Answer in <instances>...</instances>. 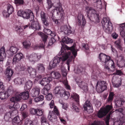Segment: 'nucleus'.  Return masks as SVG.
Segmentation results:
<instances>
[{
  "label": "nucleus",
  "instance_id": "26",
  "mask_svg": "<svg viewBox=\"0 0 125 125\" xmlns=\"http://www.w3.org/2000/svg\"><path fill=\"white\" fill-rule=\"evenodd\" d=\"M19 107V105L18 103H15L14 104L13 106H10L9 108L12 111L13 113H14L15 115L17 114L18 111L17 109Z\"/></svg>",
  "mask_w": 125,
  "mask_h": 125
},
{
  "label": "nucleus",
  "instance_id": "46",
  "mask_svg": "<svg viewBox=\"0 0 125 125\" xmlns=\"http://www.w3.org/2000/svg\"><path fill=\"white\" fill-rule=\"evenodd\" d=\"M44 96L42 95H41L38 97H36L34 98V100L36 102H37L40 101H42L43 100Z\"/></svg>",
  "mask_w": 125,
  "mask_h": 125
},
{
  "label": "nucleus",
  "instance_id": "11",
  "mask_svg": "<svg viewBox=\"0 0 125 125\" xmlns=\"http://www.w3.org/2000/svg\"><path fill=\"white\" fill-rule=\"evenodd\" d=\"M99 57L100 61L104 62V63L106 64L110 60H112L110 56H107L103 53H101L99 54Z\"/></svg>",
  "mask_w": 125,
  "mask_h": 125
},
{
  "label": "nucleus",
  "instance_id": "14",
  "mask_svg": "<svg viewBox=\"0 0 125 125\" xmlns=\"http://www.w3.org/2000/svg\"><path fill=\"white\" fill-rule=\"evenodd\" d=\"M4 73L7 77V79L10 81L13 73V70L9 66L6 68Z\"/></svg>",
  "mask_w": 125,
  "mask_h": 125
},
{
  "label": "nucleus",
  "instance_id": "33",
  "mask_svg": "<svg viewBox=\"0 0 125 125\" xmlns=\"http://www.w3.org/2000/svg\"><path fill=\"white\" fill-rule=\"evenodd\" d=\"M125 102V98L123 97L121 98L120 100L117 101L116 102L115 104L118 107H121Z\"/></svg>",
  "mask_w": 125,
  "mask_h": 125
},
{
  "label": "nucleus",
  "instance_id": "23",
  "mask_svg": "<svg viewBox=\"0 0 125 125\" xmlns=\"http://www.w3.org/2000/svg\"><path fill=\"white\" fill-rule=\"evenodd\" d=\"M6 56L5 48L4 46H3L0 49V61H3Z\"/></svg>",
  "mask_w": 125,
  "mask_h": 125
},
{
  "label": "nucleus",
  "instance_id": "2",
  "mask_svg": "<svg viewBox=\"0 0 125 125\" xmlns=\"http://www.w3.org/2000/svg\"><path fill=\"white\" fill-rule=\"evenodd\" d=\"M48 4L47 9L49 10L53 6H55L56 9H54L52 14H56L58 15H59L62 18L64 14L63 10L62 7L59 0H47Z\"/></svg>",
  "mask_w": 125,
  "mask_h": 125
},
{
  "label": "nucleus",
  "instance_id": "64",
  "mask_svg": "<svg viewBox=\"0 0 125 125\" xmlns=\"http://www.w3.org/2000/svg\"><path fill=\"white\" fill-rule=\"evenodd\" d=\"M120 34L121 36L123 37H125V30H123L120 32Z\"/></svg>",
  "mask_w": 125,
  "mask_h": 125
},
{
  "label": "nucleus",
  "instance_id": "9",
  "mask_svg": "<svg viewBox=\"0 0 125 125\" xmlns=\"http://www.w3.org/2000/svg\"><path fill=\"white\" fill-rule=\"evenodd\" d=\"M61 31L63 32L66 35H69L71 34H73L74 32L70 26H67L66 25L62 26L61 28Z\"/></svg>",
  "mask_w": 125,
  "mask_h": 125
},
{
  "label": "nucleus",
  "instance_id": "28",
  "mask_svg": "<svg viewBox=\"0 0 125 125\" xmlns=\"http://www.w3.org/2000/svg\"><path fill=\"white\" fill-rule=\"evenodd\" d=\"M32 85V82L30 80H28L26 82L25 85L24 87L25 90L30 91Z\"/></svg>",
  "mask_w": 125,
  "mask_h": 125
},
{
  "label": "nucleus",
  "instance_id": "63",
  "mask_svg": "<svg viewBox=\"0 0 125 125\" xmlns=\"http://www.w3.org/2000/svg\"><path fill=\"white\" fill-rule=\"evenodd\" d=\"M0 88L2 90L5 89V87L3 84V83L0 79Z\"/></svg>",
  "mask_w": 125,
  "mask_h": 125
},
{
  "label": "nucleus",
  "instance_id": "41",
  "mask_svg": "<svg viewBox=\"0 0 125 125\" xmlns=\"http://www.w3.org/2000/svg\"><path fill=\"white\" fill-rule=\"evenodd\" d=\"M27 66H18L16 67V69H17L19 71H27Z\"/></svg>",
  "mask_w": 125,
  "mask_h": 125
},
{
  "label": "nucleus",
  "instance_id": "5",
  "mask_svg": "<svg viewBox=\"0 0 125 125\" xmlns=\"http://www.w3.org/2000/svg\"><path fill=\"white\" fill-rule=\"evenodd\" d=\"M54 93L55 94H59L60 96L65 100H67L70 96L69 92L62 89L60 86L56 87L53 90Z\"/></svg>",
  "mask_w": 125,
  "mask_h": 125
},
{
  "label": "nucleus",
  "instance_id": "29",
  "mask_svg": "<svg viewBox=\"0 0 125 125\" xmlns=\"http://www.w3.org/2000/svg\"><path fill=\"white\" fill-rule=\"evenodd\" d=\"M48 119L51 121H54V120L57 118L56 115L54 114L53 111L49 112L48 117Z\"/></svg>",
  "mask_w": 125,
  "mask_h": 125
},
{
  "label": "nucleus",
  "instance_id": "48",
  "mask_svg": "<svg viewBox=\"0 0 125 125\" xmlns=\"http://www.w3.org/2000/svg\"><path fill=\"white\" fill-rule=\"evenodd\" d=\"M96 3L97 7L98 8L101 9L102 8V2L101 0H97Z\"/></svg>",
  "mask_w": 125,
  "mask_h": 125
},
{
  "label": "nucleus",
  "instance_id": "1",
  "mask_svg": "<svg viewBox=\"0 0 125 125\" xmlns=\"http://www.w3.org/2000/svg\"><path fill=\"white\" fill-rule=\"evenodd\" d=\"M76 45L74 44L73 45L70 47H68L67 49L63 46L61 48V51L58 54L59 57L56 56H55L51 61L49 63V66L50 69L54 68L61 61L62 63L63 62L66 60L71 54V52L68 50H70L72 52L73 55L75 57L77 54L78 51L75 48Z\"/></svg>",
  "mask_w": 125,
  "mask_h": 125
},
{
  "label": "nucleus",
  "instance_id": "18",
  "mask_svg": "<svg viewBox=\"0 0 125 125\" xmlns=\"http://www.w3.org/2000/svg\"><path fill=\"white\" fill-rule=\"evenodd\" d=\"M27 71L31 77L34 78L36 77V72L35 69L33 68L31 66H27Z\"/></svg>",
  "mask_w": 125,
  "mask_h": 125
},
{
  "label": "nucleus",
  "instance_id": "45",
  "mask_svg": "<svg viewBox=\"0 0 125 125\" xmlns=\"http://www.w3.org/2000/svg\"><path fill=\"white\" fill-rule=\"evenodd\" d=\"M41 121L42 125H45L46 123H48L47 122L46 118L44 116H42Z\"/></svg>",
  "mask_w": 125,
  "mask_h": 125
},
{
  "label": "nucleus",
  "instance_id": "58",
  "mask_svg": "<svg viewBox=\"0 0 125 125\" xmlns=\"http://www.w3.org/2000/svg\"><path fill=\"white\" fill-rule=\"evenodd\" d=\"M22 119H24L27 117L28 115V113L26 112H24L22 113Z\"/></svg>",
  "mask_w": 125,
  "mask_h": 125
},
{
  "label": "nucleus",
  "instance_id": "19",
  "mask_svg": "<svg viewBox=\"0 0 125 125\" xmlns=\"http://www.w3.org/2000/svg\"><path fill=\"white\" fill-rule=\"evenodd\" d=\"M77 84L85 92L87 91L88 90L87 84L83 81L80 82L76 81Z\"/></svg>",
  "mask_w": 125,
  "mask_h": 125
},
{
  "label": "nucleus",
  "instance_id": "44",
  "mask_svg": "<svg viewBox=\"0 0 125 125\" xmlns=\"http://www.w3.org/2000/svg\"><path fill=\"white\" fill-rule=\"evenodd\" d=\"M91 13H92L93 14H95L96 16V17L97 19V21L98 22H99V20L100 19V17L99 15V14H98L96 13V10L94 9H93V8H92L91 11Z\"/></svg>",
  "mask_w": 125,
  "mask_h": 125
},
{
  "label": "nucleus",
  "instance_id": "4",
  "mask_svg": "<svg viewBox=\"0 0 125 125\" xmlns=\"http://www.w3.org/2000/svg\"><path fill=\"white\" fill-rule=\"evenodd\" d=\"M17 15L25 19H28L31 18V21L34 19V14L32 11L30 10H28L26 11L19 10L18 12Z\"/></svg>",
  "mask_w": 125,
  "mask_h": 125
},
{
  "label": "nucleus",
  "instance_id": "39",
  "mask_svg": "<svg viewBox=\"0 0 125 125\" xmlns=\"http://www.w3.org/2000/svg\"><path fill=\"white\" fill-rule=\"evenodd\" d=\"M13 121L18 124L21 125L22 124V120L20 119L19 116L15 117L13 120Z\"/></svg>",
  "mask_w": 125,
  "mask_h": 125
},
{
  "label": "nucleus",
  "instance_id": "16",
  "mask_svg": "<svg viewBox=\"0 0 125 125\" xmlns=\"http://www.w3.org/2000/svg\"><path fill=\"white\" fill-rule=\"evenodd\" d=\"M14 11V9L12 5L8 4L7 5V12L3 13V16L6 18L9 17L10 15Z\"/></svg>",
  "mask_w": 125,
  "mask_h": 125
},
{
  "label": "nucleus",
  "instance_id": "42",
  "mask_svg": "<svg viewBox=\"0 0 125 125\" xmlns=\"http://www.w3.org/2000/svg\"><path fill=\"white\" fill-rule=\"evenodd\" d=\"M103 108L107 114L113 108V106L111 105H106L105 107Z\"/></svg>",
  "mask_w": 125,
  "mask_h": 125
},
{
  "label": "nucleus",
  "instance_id": "57",
  "mask_svg": "<svg viewBox=\"0 0 125 125\" xmlns=\"http://www.w3.org/2000/svg\"><path fill=\"white\" fill-rule=\"evenodd\" d=\"M36 115L41 116L43 114L42 111L40 110L37 109Z\"/></svg>",
  "mask_w": 125,
  "mask_h": 125
},
{
  "label": "nucleus",
  "instance_id": "6",
  "mask_svg": "<svg viewBox=\"0 0 125 125\" xmlns=\"http://www.w3.org/2000/svg\"><path fill=\"white\" fill-rule=\"evenodd\" d=\"M42 56V55L40 53H34L26 56L29 61L33 63L39 61Z\"/></svg>",
  "mask_w": 125,
  "mask_h": 125
},
{
  "label": "nucleus",
  "instance_id": "25",
  "mask_svg": "<svg viewBox=\"0 0 125 125\" xmlns=\"http://www.w3.org/2000/svg\"><path fill=\"white\" fill-rule=\"evenodd\" d=\"M26 80L25 78L19 77L15 79L14 80V82L16 84L18 85H21L23 84L26 82Z\"/></svg>",
  "mask_w": 125,
  "mask_h": 125
},
{
  "label": "nucleus",
  "instance_id": "34",
  "mask_svg": "<svg viewBox=\"0 0 125 125\" xmlns=\"http://www.w3.org/2000/svg\"><path fill=\"white\" fill-rule=\"evenodd\" d=\"M115 43L116 46L118 49L121 51H123V48L121 46V41L120 39L117 40L115 42Z\"/></svg>",
  "mask_w": 125,
  "mask_h": 125
},
{
  "label": "nucleus",
  "instance_id": "54",
  "mask_svg": "<svg viewBox=\"0 0 125 125\" xmlns=\"http://www.w3.org/2000/svg\"><path fill=\"white\" fill-rule=\"evenodd\" d=\"M52 97V95L51 93H48L47 95L46 96V98L47 100H51Z\"/></svg>",
  "mask_w": 125,
  "mask_h": 125
},
{
  "label": "nucleus",
  "instance_id": "50",
  "mask_svg": "<svg viewBox=\"0 0 125 125\" xmlns=\"http://www.w3.org/2000/svg\"><path fill=\"white\" fill-rule=\"evenodd\" d=\"M15 30L18 32H21L23 31V28L20 26H17L15 27Z\"/></svg>",
  "mask_w": 125,
  "mask_h": 125
},
{
  "label": "nucleus",
  "instance_id": "13",
  "mask_svg": "<svg viewBox=\"0 0 125 125\" xmlns=\"http://www.w3.org/2000/svg\"><path fill=\"white\" fill-rule=\"evenodd\" d=\"M26 91V92H24L21 93L20 92L17 93V95H19V98H20V100L21 98L25 100L29 98V91Z\"/></svg>",
  "mask_w": 125,
  "mask_h": 125
},
{
  "label": "nucleus",
  "instance_id": "31",
  "mask_svg": "<svg viewBox=\"0 0 125 125\" xmlns=\"http://www.w3.org/2000/svg\"><path fill=\"white\" fill-rule=\"evenodd\" d=\"M62 42L63 43H65L68 44L69 43H72L73 42V41L72 39L68 38L67 36L62 37Z\"/></svg>",
  "mask_w": 125,
  "mask_h": 125
},
{
  "label": "nucleus",
  "instance_id": "8",
  "mask_svg": "<svg viewBox=\"0 0 125 125\" xmlns=\"http://www.w3.org/2000/svg\"><path fill=\"white\" fill-rule=\"evenodd\" d=\"M76 22L78 25L81 26L82 27L84 26L86 24V20L85 19L84 16L81 12L79 13Z\"/></svg>",
  "mask_w": 125,
  "mask_h": 125
},
{
  "label": "nucleus",
  "instance_id": "56",
  "mask_svg": "<svg viewBox=\"0 0 125 125\" xmlns=\"http://www.w3.org/2000/svg\"><path fill=\"white\" fill-rule=\"evenodd\" d=\"M53 111L54 114H56L57 116H59L60 115L58 110L56 107L55 106H54V107Z\"/></svg>",
  "mask_w": 125,
  "mask_h": 125
},
{
  "label": "nucleus",
  "instance_id": "40",
  "mask_svg": "<svg viewBox=\"0 0 125 125\" xmlns=\"http://www.w3.org/2000/svg\"><path fill=\"white\" fill-rule=\"evenodd\" d=\"M24 47L25 49L29 48L31 45V43L29 41H25L23 43Z\"/></svg>",
  "mask_w": 125,
  "mask_h": 125
},
{
  "label": "nucleus",
  "instance_id": "20",
  "mask_svg": "<svg viewBox=\"0 0 125 125\" xmlns=\"http://www.w3.org/2000/svg\"><path fill=\"white\" fill-rule=\"evenodd\" d=\"M40 16L44 24L46 26H48L49 23L47 21L45 13L43 11H42L40 13Z\"/></svg>",
  "mask_w": 125,
  "mask_h": 125
},
{
  "label": "nucleus",
  "instance_id": "30",
  "mask_svg": "<svg viewBox=\"0 0 125 125\" xmlns=\"http://www.w3.org/2000/svg\"><path fill=\"white\" fill-rule=\"evenodd\" d=\"M38 34L41 37L43 42L44 43H47V40L48 38V36L41 32L38 33Z\"/></svg>",
  "mask_w": 125,
  "mask_h": 125
},
{
  "label": "nucleus",
  "instance_id": "60",
  "mask_svg": "<svg viewBox=\"0 0 125 125\" xmlns=\"http://www.w3.org/2000/svg\"><path fill=\"white\" fill-rule=\"evenodd\" d=\"M123 73L120 70H117L115 72L114 74L118 75H121Z\"/></svg>",
  "mask_w": 125,
  "mask_h": 125
},
{
  "label": "nucleus",
  "instance_id": "21",
  "mask_svg": "<svg viewBox=\"0 0 125 125\" xmlns=\"http://www.w3.org/2000/svg\"><path fill=\"white\" fill-rule=\"evenodd\" d=\"M105 64V68L107 69L108 71L110 70V68L109 67V66L111 68L115 69V64L113 60H111L107 62L106 64L104 63Z\"/></svg>",
  "mask_w": 125,
  "mask_h": 125
},
{
  "label": "nucleus",
  "instance_id": "38",
  "mask_svg": "<svg viewBox=\"0 0 125 125\" xmlns=\"http://www.w3.org/2000/svg\"><path fill=\"white\" fill-rule=\"evenodd\" d=\"M10 101L14 103L20 101V98H19V95H17V93L15 94V97H12L10 98Z\"/></svg>",
  "mask_w": 125,
  "mask_h": 125
},
{
  "label": "nucleus",
  "instance_id": "53",
  "mask_svg": "<svg viewBox=\"0 0 125 125\" xmlns=\"http://www.w3.org/2000/svg\"><path fill=\"white\" fill-rule=\"evenodd\" d=\"M92 8L89 7H86L85 8L86 11L87 12V15L88 17L89 16V14L91 12Z\"/></svg>",
  "mask_w": 125,
  "mask_h": 125
},
{
  "label": "nucleus",
  "instance_id": "12",
  "mask_svg": "<svg viewBox=\"0 0 125 125\" xmlns=\"http://www.w3.org/2000/svg\"><path fill=\"white\" fill-rule=\"evenodd\" d=\"M41 25L37 21H34L31 22L30 28L35 30L41 29Z\"/></svg>",
  "mask_w": 125,
  "mask_h": 125
},
{
  "label": "nucleus",
  "instance_id": "15",
  "mask_svg": "<svg viewBox=\"0 0 125 125\" xmlns=\"http://www.w3.org/2000/svg\"><path fill=\"white\" fill-rule=\"evenodd\" d=\"M52 80V78L51 77L48 76L43 78L42 79L39 81V82L42 85L44 86L49 83Z\"/></svg>",
  "mask_w": 125,
  "mask_h": 125
},
{
  "label": "nucleus",
  "instance_id": "3",
  "mask_svg": "<svg viewBox=\"0 0 125 125\" xmlns=\"http://www.w3.org/2000/svg\"><path fill=\"white\" fill-rule=\"evenodd\" d=\"M101 22L103 28L105 31L108 34L110 33L113 29V28L112 24L109 19L104 17Z\"/></svg>",
  "mask_w": 125,
  "mask_h": 125
},
{
  "label": "nucleus",
  "instance_id": "7",
  "mask_svg": "<svg viewBox=\"0 0 125 125\" xmlns=\"http://www.w3.org/2000/svg\"><path fill=\"white\" fill-rule=\"evenodd\" d=\"M96 90L99 93L103 92L107 88V84L103 81H98L96 86Z\"/></svg>",
  "mask_w": 125,
  "mask_h": 125
},
{
  "label": "nucleus",
  "instance_id": "32",
  "mask_svg": "<svg viewBox=\"0 0 125 125\" xmlns=\"http://www.w3.org/2000/svg\"><path fill=\"white\" fill-rule=\"evenodd\" d=\"M106 113L103 108H101L97 113V116L99 118H102L106 115Z\"/></svg>",
  "mask_w": 125,
  "mask_h": 125
},
{
  "label": "nucleus",
  "instance_id": "62",
  "mask_svg": "<svg viewBox=\"0 0 125 125\" xmlns=\"http://www.w3.org/2000/svg\"><path fill=\"white\" fill-rule=\"evenodd\" d=\"M64 85L65 88L66 89L68 90H70V86L68 84V83L67 81L64 83Z\"/></svg>",
  "mask_w": 125,
  "mask_h": 125
},
{
  "label": "nucleus",
  "instance_id": "49",
  "mask_svg": "<svg viewBox=\"0 0 125 125\" xmlns=\"http://www.w3.org/2000/svg\"><path fill=\"white\" fill-rule=\"evenodd\" d=\"M5 92H6V94L8 96V97L12 95L13 92L12 90L10 89L9 88L7 89V91Z\"/></svg>",
  "mask_w": 125,
  "mask_h": 125
},
{
  "label": "nucleus",
  "instance_id": "47",
  "mask_svg": "<svg viewBox=\"0 0 125 125\" xmlns=\"http://www.w3.org/2000/svg\"><path fill=\"white\" fill-rule=\"evenodd\" d=\"M25 125H33L32 121L28 119H26L25 120Z\"/></svg>",
  "mask_w": 125,
  "mask_h": 125
},
{
  "label": "nucleus",
  "instance_id": "24",
  "mask_svg": "<svg viewBox=\"0 0 125 125\" xmlns=\"http://www.w3.org/2000/svg\"><path fill=\"white\" fill-rule=\"evenodd\" d=\"M36 69L39 73H43L45 71V65L42 63H38L37 65Z\"/></svg>",
  "mask_w": 125,
  "mask_h": 125
},
{
  "label": "nucleus",
  "instance_id": "43",
  "mask_svg": "<svg viewBox=\"0 0 125 125\" xmlns=\"http://www.w3.org/2000/svg\"><path fill=\"white\" fill-rule=\"evenodd\" d=\"M72 97L75 100L77 103H79V97L78 94L76 93L73 94Z\"/></svg>",
  "mask_w": 125,
  "mask_h": 125
},
{
  "label": "nucleus",
  "instance_id": "61",
  "mask_svg": "<svg viewBox=\"0 0 125 125\" xmlns=\"http://www.w3.org/2000/svg\"><path fill=\"white\" fill-rule=\"evenodd\" d=\"M48 91L44 88L42 90V93L46 95L48 94Z\"/></svg>",
  "mask_w": 125,
  "mask_h": 125
},
{
  "label": "nucleus",
  "instance_id": "22",
  "mask_svg": "<svg viewBox=\"0 0 125 125\" xmlns=\"http://www.w3.org/2000/svg\"><path fill=\"white\" fill-rule=\"evenodd\" d=\"M23 57V54L21 53L20 52L16 54L13 58V63H15L16 62H18V61L22 59Z\"/></svg>",
  "mask_w": 125,
  "mask_h": 125
},
{
  "label": "nucleus",
  "instance_id": "55",
  "mask_svg": "<svg viewBox=\"0 0 125 125\" xmlns=\"http://www.w3.org/2000/svg\"><path fill=\"white\" fill-rule=\"evenodd\" d=\"M37 110L33 108H31L30 110V112L31 114L36 115Z\"/></svg>",
  "mask_w": 125,
  "mask_h": 125
},
{
  "label": "nucleus",
  "instance_id": "59",
  "mask_svg": "<svg viewBox=\"0 0 125 125\" xmlns=\"http://www.w3.org/2000/svg\"><path fill=\"white\" fill-rule=\"evenodd\" d=\"M44 31L45 33L48 35H50L52 31L50 30L47 29H44Z\"/></svg>",
  "mask_w": 125,
  "mask_h": 125
},
{
  "label": "nucleus",
  "instance_id": "17",
  "mask_svg": "<svg viewBox=\"0 0 125 125\" xmlns=\"http://www.w3.org/2000/svg\"><path fill=\"white\" fill-rule=\"evenodd\" d=\"M40 88L39 87H35L31 91V96L33 97H36L39 95L40 92Z\"/></svg>",
  "mask_w": 125,
  "mask_h": 125
},
{
  "label": "nucleus",
  "instance_id": "37",
  "mask_svg": "<svg viewBox=\"0 0 125 125\" xmlns=\"http://www.w3.org/2000/svg\"><path fill=\"white\" fill-rule=\"evenodd\" d=\"M19 50V49L18 48L12 46L10 47V51L12 53V54L11 53V55H12L13 54L16 53Z\"/></svg>",
  "mask_w": 125,
  "mask_h": 125
},
{
  "label": "nucleus",
  "instance_id": "36",
  "mask_svg": "<svg viewBox=\"0 0 125 125\" xmlns=\"http://www.w3.org/2000/svg\"><path fill=\"white\" fill-rule=\"evenodd\" d=\"M8 98V96L5 91H1L0 92V99L1 100H5Z\"/></svg>",
  "mask_w": 125,
  "mask_h": 125
},
{
  "label": "nucleus",
  "instance_id": "51",
  "mask_svg": "<svg viewBox=\"0 0 125 125\" xmlns=\"http://www.w3.org/2000/svg\"><path fill=\"white\" fill-rule=\"evenodd\" d=\"M55 39L53 38H52L50 40L48 44V46H50L56 42Z\"/></svg>",
  "mask_w": 125,
  "mask_h": 125
},
{
  "label": "nucleus",
  "instance_id": "27",
  "mask_svg": "<svg viewBox=\"0 0 125 125\" xmlns=\"http://www.w3.org/2000/svg\"><path fill=\"white\" fill-rule=\"evenodd\" d=\"M15 115L14 113H13L12 111L11 110L5 114L4 118L6 121H8L11 118L12 116H13Z\"/></svg>",
  "mask_w": 125,
  "mask_h": 125
},
{
  "label": "nucleus",
  "instance_id": "35",
  "mask_svg": "<svg viewBox=\"0 0 125 125\" xmlns=\"http://www.w3.org/2000/svg\"><path fill=\"white\" fill-rule=\"evenodd\" d=\"M52 76V78L54 79H58L61 77V74L60 73L57 72H52L51 73Z\"/></svg>",
  "mask_w": 125,
  "mask_h": 125
},
{
  "label": "nucleus",
  "instance_id": "10",
  "mask_svg": "<svg viewBox=\"0 0 125 125\" xmlns=\"http://www.w3.org/2000/svg\"><path fill=\"white\" fill-rule=\"evenodd\" d=\"M83 107L84 110L86 111L89 114L93 111V106L90 101H86L83 105Z\"/></svg>",
  "mask_w": 125,
  "mask_h": 125
},
{
  "label": "nucleus",
  "instance_id": "52",
  "mask_svg": "<svg viewBox=\"0 0 125 125\" xmlns=\"http://www.w3.org/2000/svg\"><path fill=\"white\" fill-rule=\"evenodd\" d=\"M15 3L17 5H21L24 3L23 0H15Z\"/></svg>",
  "mask_w": 125,
  "mask_h": 125
}]
</instances>
